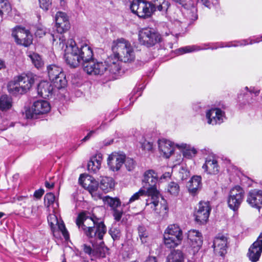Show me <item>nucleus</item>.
Instances as JSON below:
<instances>
[{
	"mask_svg": "<svg viewBox=\"0 0 262 262\" xmlns=\"http://www.w3.org/2000/svg\"><path fill=\"white\" fill-rule=\"evenodd\" d=\"M86 212L80 213L76 220V225L81 229L92 244L93 247L85 244L83 245V250L89 255L92 260L97 258H104L108 252V249L101 245H95L98 241L102 243L103 236L106 233L107 229L104 223L99 222L96 217H90Z\"/></svg>",
	"mask_w": 262,
	"mask_h": 262,
	"instance_id": "f257e3e1",
	"label": "nucleus"
},
{
	"mask_svg": "<svg viewBox=\"0 0 262 262\" xmlns=\"http://www.w3.org/2000/svg\"><path fill=\"white\" fill-rule=\"evenodd\" d=\"M112 47L115 58L124 62H131L135 59L133 47L129 41L123 38L114 40Z\"/></svg>",
	"mask_w": 262,
	"mask_h": 262,
	"instance_id": "f03ea898",
	"label": "nucleus"
},
{
	"mask_svg": "<svg viewBox=\"0 0 262 262\" xmlns=\"http://www.w3.org/2000/svg\"><path fill=\"white\" fill-rule=\"evenodd\" d=\"M59 45L62 49H64V59L66 63L71 68L77 67L80 63L78 47L75 41L71 39L68 40V44L66 42V38L63 35L59 37Z\"/></svg>",
	"mask_w": 262,
	"mask_h": 262,
	"instance_id": "7ed1b4c3",
	"label": "nucleus"
},
{
	"mask_svg": "<svg viewBox=\"0 0 262 262\" xmlns=\"http://www.w3.org/2000/svg\"><path fill=\"white\" fill-rule=\"evenodd\" d=\"M34 82V79L31 76L22 74L16 77L8 84V91L14 94H23L27 92Z\"/></svg>",
	"mask_w": 262,
	"mask_h": 262,
	"instance_id": "20e7f679",
	"label": "nucleus"
},
{
	"mask_svg": "<svg viewBox=\"0 0 262 262\" xmlns=\"http://www.w3.org/2000/svg\"><path fill=\"white\" fill-rule=\"evenodd\" d=\"M47 70L49 78L55 88L61 89L67 85L66 75L61 67L51 64L47 67Z\"/></svg>",
	"mask_w": 262,
	"mask_h": 262,
	"instance_id": "39448f33",
	"label": "nucleus"
},
{
	"mask_svg": "<svg viewBox=\"0 0 262 262\" xmlns=\"http://www.w3.org/2000/svg\"><path fill=\"white\" fill-rule=\"evenodd\" d=\"M245 194L243 188L238 185L232 188L227 199L228 207L234 212L237 211L244 201Z\"/></svg>",
	"mask_w": 262,
	"mask_h": 262,
	"instance_id": "423d86ee",
	"label": "nucleus"
},
{
	"mask_svg": "<svg viewBox=\"0 0 262 262\" xmlns=\"http://www.w3.org/2000/svg\"><path fill=\"white\" fill-rule=\"evenodd\" d=\"M157 173L152 169L145 171L142 179L143 187L148 190V192L154 195V198H158L160 194L157 188L158 181Z\"/></svg>",
	"mask_w": 262,
	"mask_h": 262,
	"instance_id": "0eeeda50",
	"label": "nucleus"
},
{
	"mask_svg": "<svg viewBox=\"0 0 262 262\" xmlns=\"http://www.w3.org/2000/svg\"><path fill=\"white\" fill-rule=\"evenodd\" d=\"M139 40L141 45L151 47L162 41L161 35L150 28H144L139 32Z\"/></svg>",
	"mask_w": 262,
	"mask_h": 262,
	"instance_id": "6e6552de",
	"label": "nucleus"
},
{
	"mask_svg": "<svg viewBox=\"0 0 262 262\" xmlns=\"http://www.w3.org/2000/svg\"><path fill=\"white\" fill-rule=\"evenodd\" d=\"M12 36L17 45L25 47L30 46L33 42V36L29 30L17 26L12 30Z\"/></svg>",
	"mask_w": 262,
	"mask_h": 262,
	"instance_id": "1a4fd4ad",
	"label": "nucleus"
},
{
	"mask_svg": "<svg viewBox=\"0 0 262 262\" xmlns=\"http://www.w3.org/2000/svg\"><path fill=\"white\" fill-rule=\"evenodd\" d=\"M148 2L142 0H133L130 9L132 12L140 18H148L151 15Z\"/></svg>",
	"mask_w": 262,
	"mask_h": 262,
	"instance_id": "9d476101",
	"label": "nucleus"
},
{
	"mask_svg": "<svg viewBox=\"0 0 262 262\" xmlns=\"http://www.w3.org/2000/svg\"><path fill=\"white\" fill-rule=\"evenodd\" d=\"M211 210L209 202H200L194 214L195 221L200 224H205L208 220Z\"/></svg>",
	"mask_w": 262,
	"mask_h": 262,
	"instance_id": "9b49d317",
	"label": "nucleus"
},
{
	"mask_svg": "<svg viewBox=\"0 0 262 262\" xmlns=\"http://www.w3.org/2000/svg\"><path fill=\"white\" fill-rule=\"evenodd\" d=\"M51 107L49 103L45 100H37L34 102L31 110L26 112V117L28 119L35 118V115L43 114L48 113Z\"/></svg>",
	"mask_w": 262,
	"mask_h": 262,
	"instance_id": "f8f14e48",
	"label": "nucleus"
},
{
	"mask_svg": "<svg viewBox=\"0 0 262 262\" xmlns=\"http://www.w3.org/2000/svg\"><path fill=\"white\" fill-rule=\"evenodd\" d=\"M120 59L115 58L110 59L108 64L106 65V69L105 71L106 76H107V80H112L117 79L121 71Z\"/></svg>",
	"mask_w": 262,
	"mask_h": 262,
	"instance_id": "ddd939ff",
	"label": "nucleus"
},
{
	"mask_svg": "<svg viewBox=\"0 0 262 262\" xmlns=\"http://www.w3.org/2000/svg\"><path fill=\"white\" fill-rule=\"evenodd\" d=\"M262 253V232L257 240L250 247L247 254L249 259L252 262L259 260Z\"/></svg>",
	"mask_w": 262,
	"mask_h": 262,
	"instance_id": "4468645a",
	"label": "nucleus"
},
{
	"mask_svg": "<svg viewBox=\"0 0 262 262\" xmlns=\"http://www.w3.org/2000/svg\"><path fill=\"white\" fill-rule=\"evenodd\" d=\"M145 196L150 197L146 200V206H151L152 207L155 208V207L158 205V198H154V195L152 193H148V190L143 187L130 198L128 204L132 203L139 200L141 196Z\"/></svg>",
	"mask_w": 262,
	"mask_h": 262,
	"instance_id": "2eb2a0df",
	"label": "nucleus"
},
{
	"mask_svg": "<svg viewBox=\"0 0 262 262\" xmlns=\"http://www.w3.org/2000/svg\"><path fill=\"white\" fill-rule=\"evenodd\" d=\"M187 237L189 245L194 254L199 250L203 243L202 234L198 230H190L188 232Z\"/></svg>",
	"mask_w": 262,
	"mask_h": 262,
	"instance_id": "dca6fc26",
	"label": "nucleus"
},
{
	"mask_svg": "<svg viewBox=\"0 0 262 262\" xmlns=\"http://www.w3.org/2000/svg\"><path fill=\"white\" fill-rule=\"evenodd\" d=\"M55 20L56 30L58 33H63L70 28V24L65 13L60 11L57 12Z\"/></svg>",
	"mask_w": 262,
	"mask_h": 262,
	"instance_id": "f3484780",
	"label": "nucleus"
},
{
	"mask_svg": "<svg viewBox=\"0 0 262 262\" xmlns=\"http://www.w3.org/2000/svg\"><path fill=\"white\" fill-rule=\"evenodd\" d=\"M125 155L113 152L107 158V164L110 169L113 171H118L124 162Z\"/></svg>",
	"mask_w": 262,
	"mask_h": 262,
	"instance_id": "a211bd4d",
	"label": "nucleus"
},
{
	"mask_svg": "<svg viewBox=\"0 0 262 262\" xmlns=\"http://www.w3.org/2000/svg\"><path fill=\"white\" fill-rule=\"evenodd\" d=\"M247 202L253 208H258L262 206V190L254 189L248 193Z\"/></svg>",
	"mask_w": 262,
	"mask_h": 262,
	"instance_id": "6ab92c4d",
	"label": "nucleus"
},
{
	"mask_svg": "<svg viewBox=\"0 0 262 262\" xmlns=\"http://www.w3.org/2000/svg\"><path fill=\"white\" fill-rule=\"evenodd\" d=\"M84 70L89 74L102 75L105 74L106 64L102 62H94L93 60L83 65Z\"/></svg>",
	"mask_w": 262,
	"mask_h": 262,
	"instance_id": "aec40b11",
	"label": "nucleus"
},
{
	"mask_svg": "<svg viewBox=\"0 0 262 262\" xmlns=\"http://www.w3.org/2000/svg\"><path fill=\"white\" fill-rule=\"evenodd\" d=\"M79 182L84 188L89 191L92 195L96 194L99 185L94 178L90 176L85 177L83 174H80Z\"/></svg>",
	"mask_w": 262,
	"mask_h": 262,
	"instance_id": "412c9836",
	"label": "nucleus"
},
{
	"mask_svg": "<svg viewBox=\"0 0 262 262\" xmlns=\"http://www.w3.org/2000/svg\"><path fill=\"white\" fill-rule=\"evenodd\" d=\"M206 118L209 124L212 125L221 124L223 122L225 112L218 108H213L206 112Z\"/></svg>",
	"mask_w": 262,
	"mask_h": 262,
	"instance_id": "4be33fe9",
	"label": "nucleus"
},
{
	"mask_svg": "<svg viewBox=\"0 0 262 262\" xmlns=\"http://www.w3.org/2000/svg\"><path fill=\"white\" fill-rule=\"evenodd\" d=\"M80 63L86 65L93 60V52L92 49L87 44L81 45L78 47Z\"/></svg>",
	"mask_w": 262,
	"mask_h": 262,
	"instance_id": "5701e85b",
	"label": "nucleus"
},
{
	"mask_svg": "<svg viewBox=\"0 0 262 262\" xmlns=\"http://www.w3.org/2000/svg\"><path fill=\"white\" fill-rule=\"evenodd\" d=\"M212 247L214 251L223 256L226 253L227 238L224 235H219L215 237Z\"/></svg>",
	"mask_w": 262,
	"mask_h": 262,
	"instance_id": "b1692460",
	"label": "nucleus"
},
{
	"mask_svg": "<svg viewBox=\"0 0 262 262\" xmlns=\"http://www.w3.org/2000/svg\"><path fill=\"white\" fill-rule=\"evenodd\" d=\"M202 168L209 174H216L219 172L217 162L213 157L207 158Z\"/></svg>",
	"mask_w": 262,
	"mask_h": 262,
	"instance_id": "393cba45",
	"label": "nucleus"
},
{
	"mask_svg": "<svg viewBox=\"0 0 262 262\" xmlns=\"http://www.w3.org/2000/svg\"><path fill=\"white\" fill-rule=\"evenodd\" d=\"M54 85L47 81L40 82L37 86L38 95L43 98H49L52 95Z\"/></svg>",
	"mask_w": 262,
	"mask_h": 262,
	"instance_id": "a878e982",
	"label": "nucleus"
},
{
	"mask_svg": "<svg viewBox=\"0 0 262 262\" xmlns=\"http://www.w3.org/2000/svg\"><path fill=\"white\" fill-rule=\"evenodd\" d=\"M158 146L159 150L167 158H169L173 152V143L169 140L165 139L159 140Z\"/></svg>",
	"mask_w": 262,
	"mask_h": 262,
	"instance_id": "bb28decb",
	"label": "nucleus"
},
{
	"mask_svg": "<svg viewBox=\"0 0 262 262\" xmlns=\"http://www.w3.org/2000/svg\"><path fill=\"white\" fill-rule=\"evenodd\" d=\"M148 3L151 14L157 10L167 12L170 6V3L166 0H151Z\"/></svg>",
	"mask_w": 262,
	"mask_h": 262,
	"instance_id": "cd10ccee",
	"label": "nucleus"
},
{
	"mask_svg": "<svg viewBox=\"0 0 262 262\" xmlns=\"http://www.w3.org/2000/svg\"><path fill=\"white\" fill-rule=\"evenodd\" d=\"M202 178L199 176H194L189 180L187 188L189 192L193 195L196 194L202 188Z\"/></svg>",
	"mask_w": 262,
	"mask_h": 262,
	"instance_id": "c85d7f7f",
	"label": "nucleus"
},
{
	"mask_svg": "<svg viewBox=\"0 0 262 262\" xmlns=\"http://www.w3.org/2000/svg\"><path fill=\"white\" fill-rule=\"evenodd\" d=\"M102 160V155L101 153L96 154L93 156L88 164V170L96 173L101 167Z\"/></svg>",
	"mask_w": 262,
	"mask_h": 262,
	"instance_id": "c756f323",
	"label": "nucleus"
},
{
	"mask_svg": "<svg viewBox=\"0 0 262 262\" xmlns=\"http://www.w3.org/2000/svg\"><path fill=\"white\" fill-rule=\"evenodd\" d=\"M183 239L170 236L167 234H163V242L165 247L167 248H174L181 244Z\"/></svg>",
	"mask_w": 262,
	"mask_h": 262,
	"instance_id": "7c9ffc66",
	"label": "nucleus"
},
{
	"mask_svg": "<svg viewBox=\"0 0 262 262\" xmlns=\"http://www.w3.org/2000/svg\"><path fill=\"white\" fill-rule=\"evenodd\" d=\"M262 41V35L260 37H257L254 38V39L249 38L247 39H243L238 41H234L233 42L229 43L228 45H226L225 47H238V46H246L247 45H251L254 43H258L260 41ZM224 46H222L220 47H224Z\"/></svg>",
	"mask_w": 262,
	"mask_h": 262,
	"instance_id": "2f4dec72",
	"label": "nucleus"
},
{
	"mask_svg": "<svg viewBox=\"0 0 262 262\" xmlns=\"http://www.w3.org/2000/svg\"><path fill=\"white\" fill-rule=\"evenodd\" d=\"M160 194L158 196L157 199L158 200V205L154 207H152L151 206H149L150 208H151L153 210H154L157 213L159 214L160 216L163 217H165L167 215V213L168 212V207L167 204L165 200H164V203L159 204V198H160Z\"/></svg>",
	"mask_w": 262,
	"mask_h": 262,
	"instance_id": "473e14b6",
	"label": "nucleus"
},
{
	"mask_svg": "<svg viewBox=\"0 0 262 262\" xmlns=\"http://www.w3.org/2000/svg\"><path fill=\"white\" fill-rule=\"evenodd\" d=\"M164 233L182 239H183V237L182 231L177 224L169 225L165 229Z\"/></svg>",
	"mask_w": 262,
	"mask_h": 262,
	"instance_id": "72a5a7b5",
	"label": "nucleus"
},
{
	"mask_svg": "<svg viewBox=\"0 0 262 262\" xmlns=\"http://www.w3.org/2000/svg\"><path fill=\"white\" fill-rule=\"evenodd\" d=\"M114 187V180L110 177L102 178L99 184V188L104 192L110 191Z\"/></svg>",
	"mask_w": 262,
	"mask_h": 262,
	"instance_id": "f704fd0d",
	"label": "nucleus"
},
{
	"mask_svg": "<svg viewBox=\"0 0 262 262\" xmlns=\"http://www.w3.org/2000/svg\"><path fill=\"white\" fill-rule=\"evenodd\" d=\"M184 255L180 250H174L171 251L167 256L168 262H183Z\"/></svg>",
	"mask_w": 262,
	"mask_h": 262,
	"instance_id": "c9c22d12",
	"label": "nucleus"
},
{
	"mask_svg": "<svg viewBox=\"0 0 262 262\" xmlns=\"http://www.w3.org/2000/svg\"><path fill=\"white\" fill-rule=\"evenodd\" d=\"M176 146L179 148L183 149V156L186 158H191L194 156L196 153V150L194 148H191L190 145L182 143L180 145L177 144Z\"/></svg>",
	"mask_w": 262,
	"mask_h": 262,
	"instance_id": "e433bc0d",
	"label": "nucleus"
},
{
	"mask_svg": "<svg viewBox=\"0 0 262 262\" xmlns=\"http://www.w3.org/2000/svg\"><path fill=\"white\" fill-rule=\"evenodd\" d=\"M12 105V100L11 97L7 95H2L0 97V110L2 111L9 110Z\"/></svg>",
	"mask_w": 262,
	"mask_h": 262,
	"instance_id": "4c0bfd02",
	"label": "nucleus"
},
{
	"mask_svg": "<svg viewBox=\"0 0 262 262\" xmlns=\"http://www.w3.org/2000/svg\"><path fill=\"white\" fill-rule=\"evenodd\" d=\"M105 204L109 206L112 210L117 208L121 206V202L117 198H112L109 196H105L103 199Z\"/></svg>",
	"mask_w": 262,
	"mask_h": 262,
	"instance_id": "58836bf2",
	"label": "nucleus"
},
{
	"mask_svg": "<svg viewBox=\"0 0 262 262\" xmlns=\"http://www.w3.org/2000/svg\"><path fill=\"white\" fill-rule=\"evenodd\" d=\"M32 63L37 69L41 68L43 65V60L41 56L35 53H33L29 55Z\"/></svg>",
	"mask_w": 262,
	"mask_h": 262,
	"instance_id": "ea45409f",
	"label": "nucleus"
},
{
	"mask_svg": "<svg viewBox=\"0 0 262 262\" xmlns=\"http://www.w3.org/2000/svg\"><path fill=\"white\" fill-rule=\"evenodd\" d=\"M168 192L171 195L177 196L180 192L179 185L175 182H170L167 187Z\"/></svg>",
	"mask_w": 262,
	"mask_h": 262,
	"instance_id": "a19ab883",
	"label": "nucleus"
},
{
	"mask_svg": "<svg viewBox=\"0 0 262 262\" xmlns=\"http://www.w3.org/2000/svg\"><path fill=\"white\" fill-rule=\"evenodd\" d=\"M11 10L8 0H0V15L2 17L4 13H8Z\"/></svg>",
	"mask_w": 262,
	"mask_h": 262,
	"instance_id": "79ce46f5",
	"label": "nucleus"
},
{
	"mask_svg": "<svg viewBox=\"0 0 262 262\" xmlns=\"http://www.w3.org/2000/svg\"><path fill=\"white\" fill-rule=\"evenodd\" d=\"M55 201V195L51 192L47 193L44 197L45 205L48 208L51 205H54Z\"/></svg>",
	"mask_w": 262,
	"mask_h": 262,
	"instance_id": "37998d69",
	"label": "nucleus"
},
{
	"mask_svg": "<svg viewBox=\"0 0 262 262\" xmlns=\"http://www.w3.org/2000/svg\"><path fill=\"white\" fill-rule=\"evenodd\" d=\"M48 222L53 233L55 231V226L58 224L57 216L54 214H50L48 216Z\"/></svg>",
	"mask_w": 262,
	"mask_h": 262,
	"instance_id": "c03bdc74",
	"label": "nucleus"
},
{
	"mask_svg": "<svg viewBox=\"0 0 262 262\" xmlns=\"http://www.w3.org/2000/svg\"><path fill=\"white\" fill-rule=\"evenodd\" d=\"M109 234L114 241H119L122 236L120 229L117 227H112L109 230Z\"/></svg>",
	"mask_w": 262,
	"mask_h": 262,
	"instance_id": "a18cd8bd",
	"label": "nucleus"
},
{
	"mask_svg": "<svg viewBox=\"0 0 262 262\" xmlns=\"http://www.w3.org/2000/svg\"><path fill=\"white\" fill-rule=\"evenodd\" d=\"M201 49H202L199 46L193 45L181 48L178 49V51L181 54H182L184 53L199 51Z\"/></svg>",
	"mask_w": 262,
	"mask_h": 262,
	"instance_id": "49530a36",
	"label": "nucleus"
},
{
	"mask_svg": "<svg viewBox=\"0 0 262 262\" xmlns=\"http://www.w3.org/2000/svg\"><path fill=\"white\" fill-rule=\"evenodd\" d=\"M139 236L142 243L146 242V238L148 236V233L146 228L143 226H139L138 228Z\"/></svg>",
	"mask_w": 262,
	"mask_h": 262,
	"instance_id": "de8ad7c7",
	"label": "nucleus"
},
{
	"mask_svg": "<svg viewBox=\"0 0 262 262\" xmlns=\"http://www.w3.org/2000/svg\"><path fill=\"white\" fill-rule=\"evenodd\" d=\"M112 211L114 220L116 222H119L121 220L123 213L122 209H118L117 208L112 210Z\"/></svg>",
	"mask_w": 262,
	"mask_h": 262,
	"instance_id": "09e8293b",
	"label": "nucleus"
},
{
	"mask_svg": "<svg viewBox=\"0 0 262 262\" xmlns=\"http://www.w3.org/2000/svg\"><path fill=\"white\" fill-rule=\"evenodd\" d=\"M187 18L191 21L196 20L198 19V15L196 12V10H187L186 12Z\"/></svg>",
	"mask_w": 262,
	"mask_h": 262,
	"instance_id": "8fccbe9b",
	"label": "nucleus"
},
{
	"mask_svg": "<svg viewBox=\"0 0 262 262\" xmlns=\"http://www.w3.org/2000/svg\"><path fill=\"white\" fill-rule=\"evenodd\" d=\"M40 7L47 11L49 9L52 4V0H38Z\"/></svg>",
	"mask_w": 262,
	"mask_h": 262,
	"instance_id": "3c124183",
	"label": "nucleus"
},
{
	"mask_svg": "<svg viewBox=\"0 0 262 262\" xmlns=\"http://www.w3.org/2000/svg\"><path fill=\"white\" fill-rule=\"evenodd\" d=\"M124 164L128 171H131L135 166V162L134 160L129 158H126L125 156Z\"/></svg>",
	"mask_w": 262,
	"mask_h": 262,
	"instance_id": "603ef678",
	"label": "nucleus"
},
{
	"mask_svg": "<svg viewBox=\"0 0 262 262\" xmlns=\"http://www.w3.org/2000/svg\"><path fill=\"white\" fill-rule=\"evenodd\" d=\"M46 33L47 29L42 26H39L36 28L35 35L37 37H42L46 34Z\"/></svg>",
	"mask_w": 262,
	"mask_h": 262,
	"instance_id": "864d4df0",
	"label": "nucleus"
},
{
	"mask_svg": "<svg viewBox=\"0 0 262 262\" xmlns=\"http://www.w3.org/2000/svg\"><path fill=\"white\" fill-rule=\"evenodd\" d=\"M58 226V229L60 230V231L62 232V234L63 236H64V238L67 240L69 238V235L68 233V231H67V229L66 228L65 225L63 224V223L58 224L57 225Z\"/></svg>",
	"mask_w": 262,
	"mask_h": 262,
	"instance_id": "5fc2aeb1",
	"label": "nucleus"
},
{
	"mask_svg": "<svg viewBox=\"0 0 262 262\" xmlns=\"http://www.w3.org/2000/svg\"><path fill=\"white\" fill-rule=\"evenodd\" d=\"M141 147L143 150L149 151L152 148V144L146 141L142 143Z\"/></svg>",
	"mask_w": 262,
	"mask_h": 262,
	"instance_id": "6e6d98bb",
	"label": "nucleus"
},
{
	"mask_svg": "<svg viewBox=\"0 0 262 262\" xmlns=\"http://www.w3.org/2000/svg\"><path fill=\"white\" fill-rule=\"evenodd\" d=\"M44 192V190L42 188L36 190L34 193V196L36 199H40L43 194Z\"/></svg>",
	"mask_w": 262,
	"mask_h": 262,
	"instance_id": "4d7b16f0",
	"label": "nucleus"
},
{
	"mask_svg": "<svg viewBox=\"0 0 262 262\" xmlns=\"http://www.w3.org/2000/svg\"><path fill=\"white\" fill-rule=\"evenodd\" d=\"M96 133V130H91L90 131L88 135L83 138L82 139V141H86L88 140H89L91 137L93 136L94 134Z\"/></svg>",
	"mask_w": 262,
	"mask_h": 262,
	"instance_id": "13d9d810",
	"label": "nucleus"
},
{
	"mask_svg": "<svg viewBox=\"0 0 262 262\" xmlns=\"http://www.w3.org/2000/svg\"><path fill=\"white\" fill-rule=\"evenodd\" d=\"M171 177V174L169 172H165L164 173H163L161 177L160 178V179L159 180L160 181H161L163 179L164 180H166L167 179V178H169Z\"/></svg>",
	"mask_w": 262,
	"mask_h": 262,
	"instance_id": "bf43d9fd",
	"label": "nucleus"
},
{
	"mask_svg": "<svg viewBox=\"0 0 262 262\" xmlns=\"http://www.w3.org/2000/svg\"><path fill=\"white\" fill-rule=\"evenodd\" d=\"M259 92H260L259 90H255V89L254 88H250V89L249 90L250 94L251 95L253 94H254L255 96L258 95L259 94Z\"/></svg>",
	"mask_w": 262,
	"mask_h": 262,
	"instance_id": "052dcab7",
	"label": "nucleus"
},
{
	"mask_svg": "<svg viewBox=\"0 0 262 262\" xmlns=\"http://www.w3.org/2000/svg\"><path fill=\"white\" fill-rule=\"evenodd\" d=\"M199 2H201L203 5H204L206 7H210V6L211 5V3L209 1V0H198Z\"/></svg>",
	"mask_w": 262,
	"mask_h": 262,
	"instance_id": "680f3d73",
	"label": "nucleus"
},
{
	"mask_svg": "<svg viewBox=\"0 0 262 262\" xmlns=\"http://www.w3.org/2000/svg\"><path fill=\"white\" fill-rule=\"evenodd\" d=\"M114 142V139H105L103 141V144L105 146L109 145L111 144H112Z\"/></svg>",
	"mask_w": 262,
	"mask_h": 262,
	"instance_id": "e2e57ef3",
	"label": "nucleus"
},
{
	"mask_svg": "<svg viewBox=\"0 0 262 262\" xmlns=\"http://www.w3.org/2000/svg\"><path fill=\"white\" fill-rule=\"evenodd\" d=\"M54 183H50L48 181H46L45 182V186L49 189H52L54 187Z\"/></svg>",
	"mask_w": 262,
	"mask_h": 262,
	"instance_id": "0e129e2a",
	"label": "nucleus"
},
{
	"mask_svg": "<svg viewBox=\"0 0 262 262\" xmlns=\"http://www.w3.org/2000/svg\"><path fill=\"white\" fill-rule=\"evenodd\" d=\"M145 262H157L155 257L149 256Z\"/></svg>",
	"mask_w": 262,
	"mask_h": 262,
	"instance_id": "69168bd1",
	"label": "nucleus"
},
{
	"mask_svg": "<svg viewBox=\"0 0 262 262\" xmlns=\"http://www.w3.org/2000/svg\"><path fill=\"white\" fill-rule=\"evenodd\" d=\"M5 68V62L0 59V70Z\"/></svg>",
	"mask_w": 262,
	"mask_h": 262,
	"instance_id": "338daca9",
	"label": "nucleus"
},
{
	"mask_svg": "<svg viewBox=\"0 0 262 262\" xmlns=\"http://www.w3.org/2000/svg\"><path fill=\"white\" fill-rule=\"evenodd\" d=\"M4 215L5 214L4 213L0 212V219L2 218Z\"/></svg>",
	"mask_w": 262,
	"mask_h": 262,
	"instance_id": "774afa93",
	"label": "nucleus"
}]
</instances>
